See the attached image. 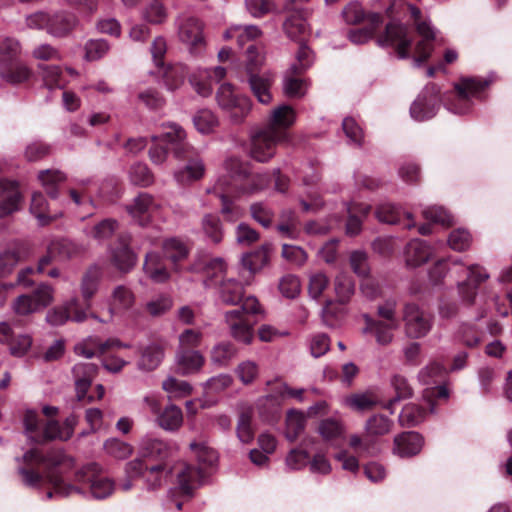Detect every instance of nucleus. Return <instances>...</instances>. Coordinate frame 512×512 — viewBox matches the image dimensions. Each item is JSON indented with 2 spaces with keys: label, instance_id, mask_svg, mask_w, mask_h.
Returning a JSON list of instances; mask_svg holds the SVG:
<instances>
[{
  "label": "nucleus",
  "instance_id": "nucleus-42",
  "mask_svg": "<svg viewBox=\"0 0 512 512\" xmlns=\"http://www.w3.org/2000/svg\"><path fill=\"white\" fill-rule=\"evenodd\" d=\"M157 421L159 426L166 431L178 430L183 423L182 410L174 404L168 405L159 414Z\"/></svg>",
  "mask_w": 512,
  "mask_h": 512
},
{
  "label": "nucleus",
  "instance_id": "nucleus-59",
  "mask_svg": "<svg viewBox=\"0 0 512 512\" xmlns=\"http://www.w3.org/2000/svg\"><path fill=\"white\" fill-rule=\"evenodd\" d=\"M425 414L426 411L424 408L416 404H408L402 409L399 415V421L403 426H416L423 421Z\"/></svg>",
  "mask_w": 512,
  "mask_h": 512
},
{
  "label": "nucleus",
  "instance_id": "nucleus-35",
  "mask_svg": "<svg viewBox=\"0 0 512 512\" xmlns=\"http://www.w3.org/2000/svg\"><path fill=\"white\" fill-rule=\"evenodd\" d=\"M165 347L159 343H151L147 345L142 353L138 362V367L141 370L152 371L156 369L164 358Z\"/></svg>",
  "mask_w": 512,
  "mask_h": 512
},
{
  "label": "nucleus",
  "instance_id": "nucleus-2",
  "mask_svg": "<svg viewBox=\"0 0 512 512\" xmlns=\"http://www.w3.org/2000/svg\"><path fill=\"white\" fill-rule=\"evenodd\" d=\"M262 313L258 299L247 296L239 308L228 310L224 313V322L229 334L238 342L250 344L253 339V322L250 316Z\"/></svg>",
  "mask_w": 512,
  "mask_h": 512
},
{
  "label": "nucleus",
  "instance_id": "nucleus-47",
  "mask_svg": "<svg viewBox=\"0 0 512 512\" xmlns=\"http://www.w3.org/2000/svg\"><path fill=\"white\" fill-rule=\"evenodd\" d=\"M237 349L230 342H220L216 344L210 352V360L212 364L218 367L227 366L236 356Z\"/></svg>",
  "mask_w": 512,
  "mask_h": 512
},
{
  "label": "nucleus",
  "instance_id": "nucleus-33",
  "mask_svg": "<svg viewBox=\"0 0 512 512\" xmlns=\"http://www.w3.org/2000/svg\"><path fill=\"white\" fill-rule=\"evenodd\" d=\"M30 212L41 226L48 225L59 217V214L50 212L48 202L41 192L32 195Z\"/></svg>",
  "mask_w": 512,
  "mask_h": 512
},
{
  "label": "nucleus",
  "instance_id": "nucleus-41",
  "mask_svg": "<svg viewBox=\"0 0 512 512\" xmlns=\"http://www.w3.org/2000/svg\"><path fill=\"white\" fill-rule=\"evenodd\" d=\"M295 118V112L291 106L281 105L272 111L270 121L266 126L286 132V129L295 122Z\"/></svg>",
  "mask_w": 512,
  "mask_h": 512
},
{
  "label": "nucleus",
  "instance_id": "nucleus-1",
  "mask_svg": "<svg viewBox=\"0 0 512 512\" xmlns=\"http://www.w3.org/2000/svg\"><path fill=\"white\" fill-rule=\"evenodd\" d=\"M226 174L219 177L214 190L219 192L221 213L228 222H235L243 215V210L229 199V194H251L264 189L268 184L265 174H251L247 164L237 158L225 161Z\"/></svg>",
  "mask_w": 512,
  "mask_h": 512
},
{
  "label": "nucleus",
  "instance_id": "nucleus-46",
  "mask_svg": "<svg viewBox=\"0 0 512 512\" xmlns=\"http://www.w3.org/2000/svg\"><path fill=\"white\" fill-rule=\"evenodd\" d=\"M484 339V332L473 323H464L458 331L459 342L467 348L478 347Z\"/></svg>",
  "mask_w": 512,
  "mask_h": 512
},
{
  "label": "nucleus",
  "instance_id": "nucleus-34",
  "mask_svg": "<svg viewBox=\"0 0 512 512\" xmlns=\"http://www.w3.org/2000/svg\"><path fill=\"white\" fill-rule=\"evenodd\" d=\"M432 255L430 246L423 240L415 239L406 248V262L409 266H419L428 261Z\"/></svg>",
  "mask_w": 512,
  "mask_h": 512
},
{
  "label": "nucleus",
  "instance_id": "nucleus-8",
  "mask_svg": "<svg viewBox=\"0 0 512 512\" xmlns=\"http://www.w3.org/2000/svg\"><path fill=\"white\" fill-rule=\"evenodd\" d=\"M487 81L477 78H463L455 84L456 95L448 109L455 114H465L471 108L470 99L478 96L487 86Z\"/></svg>",
  "mask_w": 512,
  "mask_h": 512
},
{
  "label": "nucleus",
  "instance_id": "nucleus-29",
  "mask_svg": "<svg viewBox=\"0 0 512 512\" xmlns=\"http://www.w3.org/2000/svg\"><path fill=\"white\" fill-rule=\"evenodd\" d=\"M174 470L181 491L186 495H190L194 489V485L199 482L203 476L202 470L186 463L176 465Z\"/></svg>",
  "mask_w": 512,
  "mask_h": 512
},
{
  "label": "nucleus",
  "instance_id": "nucleus-26",
  "mask_svg": "<svg viewBox=\"0 0 512 512\" xmlns=\"http://www.w3.org/2000/svg\"><path fill=\"white\" fill-rule=\"evenodd\" d=\"M245 290L241 282L229 278L222 280L218 287V298L224 305L235 306L242 304L244 299Z\"/></svg>",
  "mask_w": 512,
  "mask_h": 512
},
{
  "label": "nucleus",
  "instance_id": "nucleus-4",
  "mask_svg": "<svg viewBox=\"0 0 512 512\" xmlns=\"http://www.w3.org/2000/svg\"><path fill=\"white\" fill-rule=\"evenodd\" d=\"M287 139V132L275 130L272 126H265L252 134L250 155L258 162H267L274 157L277 144Z\"/></svg>",
  "mask_w": 512,
  "mask_h": 512
},
{
  "label": "nucleus",
  "instance_id": "nucleus-16",
  "mask_svg": "<svg viewBox=\"0 0 512 512\" xmlns=\"http://www.w3.org/2000/svg\"><path fill=\"white\" fill-rule=\"evenodd\" d=\"M180 40L186 44L191 52H199L205 45L203 24L194 17L185 18L178 29Z\"/></svg>",
  "mask_w": 512,
  "mask_h": 512
},
{
  "label": "nucleus",
  "instance_id": "nucleus-9",
  "mask_svg": "<svg viewBox=\"0 0 512 512\" xmlns=\"http://www.w3.org/2000/svg\"><path fill=\"white\" fill-rule=\"evenodd\" d=\"M46 465L45 478L46 481L54 488V492L61 496H69L72 493H79L80 490L72 485H66L61 475L56 471V467L63 465L71 459L62 450H52L44 455Z\"/></svg>",
  "mask_w": 512,
  "mask_h": 512
},
{
  "label": "nucleus",
  "instance_id": "nucleus-64",
  "mask_svg": "<svg viewBox=\"0 0 512 512\" xmlns=\"http://www.w3.org/2000/svg\"><path fill=\"white\" fill-rule=\"evenodd\" d=\"M252 410L247 409L239 415L237 422V436L243 443H250L254 438V431L251 426Z\"/></svg>",
  "mask_w": 512,
  "mask_h": 512
},
{
  "label": "nucleus",
  "instance_id": "nucleus-7",
  "mask_svg": "<svg viewBox=\"0 0 512 512\" xmlns=\"http://www.w3.org/2000/svg\"><path fill=\"white\" fill-rule=\"evenodd\" d=\"M405 333L409 338L425 337L433 327V316L415 303H406L403 308Z\"/></svg>",
  "mask_w": 512,
  "mask_h": 512
},
{
  "label": "nucleus",
  "instance_id": "nucleus-30",
  "mask_svg": "<svg viewBox=\"0 0 512 512\" xmlns=\"http://www.w3.org/2000/svg\"><path fill=\"white\" fill-rule=\"evenodd\" d=\"M28 257V250L23 245H16L0 253V277L12 273L15 266Z\"/></svg>",
  "mask_w": 512,
  "mask_h": 512
},
{
  "label": "nucleus",
  "instance_id": "nucleus-5",
  "mask_svg": "<svg viewBox=\"0 0 512 512\" xmlns=\"http://www.w3.org/2000/svg\"><path fill=\"white\" fill-rule=\"evenodd\" d=\"M219 107L228 112L230 119L235 124H240L249 114L252 106L251 100L234 92L231 84H222L216 94Z\"/></svg>",
  "mask_w": 512,
  "mask_h": 512
},
{
  "label": "nucleus",
  "instance_id": "nucleus-32",
  "mask_svg": "<svg viewBox=\"0 0 512 512\" xmlns=\"http://www.w3.org/2000/svg\"><path fill=\"white\" fill-rule=\"evenodd\" d=\"M143 270L145 274L156 283H164L170 277L169 272L162 265L160 255L153 251L145 255Z\"/></svg>",
  "mask_w": 512,
  "mask_h": 512
},
{
  "label": "nucleus",
  "instance_id": "nucleus-14",
  "mask_svg": "<svg viewBox=\"0 0 512 512\" xmlns=\"http://www.w3.org/2000/svg\"><path fill=\"white\" fill-rule=\"evenodd\" d=\"M128 214L139 226L150 224L158 213L159 205L147 193H141L126 207Z\"/></svg>",
  "mask_w": 512,
  "mask_h": 512
},
{
  "label": "nucleus",
  "instance_id": "nucleus-6",
  "mask_svg": "<svg viewBox=\"0 0 512 512\" xmlns=\"http://www.w3.org/2000/svg\"><path fill=\"white\" fill-rule=\"evenodd\" d=\"M54 300V289L41 283L31 294L18 296L11 305L13 312L18 316H27L45 309Z\"/></svg>",
  "mask_w": 512,
  "mask_h": 512
},
{
  "label": "nucleus",
  "instance_id": "nucleus-17",
  "mask_svg": "<svg viewBox=\"0 0 512 512\" xmlns=\"http://www.w3.org/2000/svg\"><path fill=\"white\" fill-rule=\"evenodd\" d=\"M286 9L289 11V14L283 23L284 32L293 40L298 42L304 41L306 35L309 33L306 20L310 11L304 8L286 7Z\"/></svg>",
  "mask_w": 512,
  "mask_h": 512
},
{
  "label": "nucleus",
  "instance_id": "nucleus-54",
  "mask_svg": "<svg viewBox=\"0 0 512 512\" xmlns=\"http://www.w3.org/2000/svg\"><path fill=\"white\" fill-rule=\"evenodd\" d=\"M193 123L200 133L210 134L218 127L219 120L211 110L202 109L194 115Z\"/></svg>",
  "mask_w": 512,
  "mask_h": 512
},
{
  "label": "nucleus",
  "instance_id": "nucleus-53",
  "mask_svg": "<svg viewBox=\"0 0 512 512\" xmlns=\"http://www.w3.org/2000/svg\"><path fill=\"white\" fill-rule=\"evenodd\" d=\"M187 73L188 70L186 66L182 64L167 67L163 74V80L166 88L170 91L180 88L184 83Z\"/></svg>",
  "mask_w": 512,
  "mask_h": 512
},
{
  "label": "nucleus",
  "instance_id": "nucleus-38",
  "mask_svg": "<svg viewBox=\"0 0 512 512\" xmlns=\"http://www.w3.org/2000/svg\"><path fill=\"white\" fill-rule=\"evenodd\" d=\"M262 36V31L255 25H235L224 33L225 39L236 38L239 46H244L249 41H254Z\"/></svg>",
  "mask_w": 512,
  "mask_h": 512
},
{
  "label": "nucleus",
  "instance_id": "nucleus-36",
  "mask_svg": "<svg viewBox=\"0 0 512 512\" xmlns=\"http://www.w3.org/2000/svg\"><path fill=\"white\" fill-rule=\"evenodd\" d=\"M66 179L65 173L58 169H46L38 173V180L52 199L58 197V186L65 182Z\"/></svg>",
  "mask_w": 512,
  "mask_h": 512
},
{
  "label": "nucleus",
  "instance_id": "nucleus-58",
  "mask_svg": "<svg viewBox=\"0 0 512 512\" xmlns=\"http://www.w3.org/2000/svg\"><path fill=\"white\" fill-rule=\"evenodd\" d=\"M103 448L109 456L119 460L128 458L133 452V447L130 444L117 438L106 440Z\"/></svg>",
  "mask_w": 512,
  "mask_h": 512
},
{
  "label": "nucleus",
  "instance_id": "nucleus-24",
  "mask_svg": "<svg viewBox=\"0 0 512 512\" xmlns=\"http://www.w3.org/2000/svg\"><path fill=\"white\" fill-rule=\"evenodd\" d=\"M0 218L5 217L19 208L21 194L17 184L7 179L0 180Z\"/></svg>",
  "mask_w": 512,
  "mask_h": 512
},
{
  "label": "nucleus",
  "instance_id": "nucleus-50",
  "mask_svg": "<svg viewBox=\"0 0 512 512\" xmlns=\"http://www.w3.org/2000/svg\"><path fill=\"white\" fill-rule=\"evenodd\" d=\"M334 290L341 304L348 303L355 292L352 277L346 273H339L334 280Z\"/></svg>",
  "mask_w": 512,
  "mask_h": 512
},
{
  "label": "nucleus",
  "instance_id": "nucleus-12",
  "mask_svg": "<svg viewBox=\"0 0 512 512\" xmlns=\"http://www.w3.org/2000/svg\"><path fill=\"white\" fill-rule=\"evenodd\" d=\"M408 10L415 21L418 34L423 38L417 43L416 56L413 58L414 64L419 66L431 54L435 33L427 22L421 21V11L419 8L414 5H408Z\"/></svg>",
  "mask_w": 512,
  "mask_h": 512
},
{
  "label": "nucleus",
  "instance_id": "nucleus-11",
  "mask_svg": "<svg viewBox=\"0 0 512 512\" xmlns=\"http://www.w3.org/2000/svg\"><path fill=\"white\" fill-rule=\"evenodd\" d=\"M100 471L97 463H89L76 473L78 482H88L94 498L104 499L110 496L114 490V483L109 478L98 475Z\"/></svg>",
  "mask_w": 512,
  "mask_h": 512
},
{
  "label": "nucleus",
  "instance_id": "nucleus-10",
  "mask_svg": "<svg viewBox=\"0 0 512 512\" xmlns=\"http://www.w3.org/2000/svg\"><path fill=\"white\" fill-rule=\"evenodd\" d=\"M453 268L458 270V277L466 276L467 279L458 282L459 293L463 301L472 304L477 294V285L485 281L489 276L478 265L464 266L460 261L453 262Z\"/></svg>",
  "mask_w": 512,
  "mask_h": 512
},
{
  "label": "nucleus",
  "instance_id": "nucleus-60",
  "mask_svg": "<svg viewBox=\"0 0 512 512\" xmlns=\"http://www.w3.org/2000/svg\"><path fill=\"white\" fill-rule=\"evenodd\" d=\"M371 207L365 204L355 205L348 209L349 217L346 223V233L354 236L357 235L361 230L362 220L356 215L360 213L363 216H366Z\"/></svg>",
  "mask_w": 512,
  "mask_h": 512
},
{
  "label": "nucleus",
  "instance_id": "nucleus-21",
  "mask_svg": "<svg viewBox=\"0 0 512 512\" xmlns=\"http://www.w3.org/2000/svg\"><path fill=\"white\" fill-rule=\"evenodd\" d=\"M176 449V445L149 435L143 437L139 445L142 457L158 460L168 458Z\"/></svg>",
  "mask_w": 512,
  "mask_h": 512
},
{
  "label": "nucleus",
  "instance_id": "nucleus-15",
  "mask_svg": "<svg viewBox=\"0 0 512 512\" xmlns=\"http://www.w3.org/2000/svg\"><path fill=\"white\" fill-rule=\"evenodd\" d=\"M439 90L433 85L417 97L410 107V114L417 121L432 118L439 107Z\"/></svg>",
  "mask_w": 512,
  "mask_h": 512
},
{
  "label": "nucleus",
  "instance_id": "nucleus-22",
  "mask_svg": "<svg viewBox=\"0 0 512 512\" xmlns=\"http://www.w3.org/2000/svg\"><path fill=\"white\" fill-rule=\"evenodd\" d=\"M98 367L93 363L80 362L73 366L72 373L75 382L76 395L82 400L90 388Z\"/></svg>",
  "mask_w": 512,
  "mask_h": 512
},
{
  "label": "nucleus",
  "instance_id": "nucleus-56",
  "mask_svg": "<svg viewBox=\"0 0 512 512\" xmlns=\"http://www.w3.org/2000/svg\"><path fill=\"white\" fill-rule=\"evenodd\" d=\"M447 374V369L438 362H431L418 373V379L423 385H431L439 382Z\"/></svg>",
  "mask_w": 512,
  "mask_h": 512
},
{
  "label": "nucleus",
  "instance_id": "nucleus-49",
  "mask_svg": "<svg viewBox=\"0 0 512 512\" xmlns=\"http://www.w3.org/2000/svg\"><path fill=\"white\" fill-rule=\"evenodd\" d=\"M306 426L305 415L297 410H290L286 416L285 436L290 441H295L304 431Z\"/></svg>",
  "mask_w": 512,
  "mask_h": 512
},
{
  "label": "nucleus",
  "instance_id": "nucleus-27",
  "mask_svg": "<svg viewBox=\"0 0 512 512\" xmlns=\"http://www.w3.org/2000/svg\"><path fill=\"white\" fill-rule=\"evenodd\" d=\"M204 363L203 355L196 350L179 349L176 354L177 372L183 376L199 372Z\"/></svg>",
  "mask_w": 512,
  "mask_h": 512
},
{
  "label": "nucleus",
  "instance_id": "nucleus-51",
  "mask_svg": "<svg viewBox=\"0 0 512 512\" xmlns=\"http://www.w3.org/2000/svg\"><path fill=\"white\" fill-rule=\"evenodd\" d=\"M393 427V421L382 414L371 416L365 423V432L368 436H383L388 434Z\"/></svg>",
  "mask_w": 512,
  "mask_h": 512
},
{
  "label": "nucleus",
  "instance_id": "nucleus-3",
  "mask_svg": "<svg viewBox=\"0 0 512 512\" xmlns=\"http://www.w3.org/2000/svg\"><path fill=\"white\" fill-rule=\"evenodd\" d=\"M77 24L75 15L67 12H35L26 17L30 29L45 30L49 35L62 38L69 35Z\"/></svg>",
  "mask_w": 512,
  "mask_h": 512
},
{
  "label": "nucleus",
  "instance_id": "nucleus-61",
  "mask_svg": "<svg viewBox=\"0 0 512 512\" xmlns=\"http://www.w3.org/2000/svg\"><path fill=\"white\" fill-rule=\"evenodd\" d=\"M163 251L168 259L173 263L184 259L188 255V248L181 240L171 238L163 243Z\"/></svg>",
  "mask_w": 512,
  "mask_h": 512
},
{
  "label": "nucleus",
  "instance_id": "nucleus-28",
  "mask_svg": "<svg viewBox=\"0 0 512 512\" xmlns=\"http://www.w3.org/2000/svg\"><path fill=\"white\" fill-rule=\"evenodd\" d=\"M376 217L379 221L389 224H403L406 229L415 227L413 215L409 212L403 213L396 206L386 203L380 205L376 210Z\"/></svg>",
  "mask_w": 512,
  "mask_h": 512
},
{
  "label": "nucleus",
  "instance_id": "nucleus-57",
  "mask_svg": "<svg viewBox=\"0 0 512 512\" xmlns=\"http://www.w3.org/2000/svg\"><path fill=\"white\" fill-rule=\"evenodd\" d=\"M162 389L168 393L170 398H183L192 393V386L187 381L173 376H169L163 381Z\"/></svg>",
  "mask_w": 512,
  "mask_h": 512
},
{
  "label": "nucleus",
  "instance_id": "nucleus-62",
  "mask_svg": "<svg viewBox=\"0 0 512 512\" xmlns=\"http://www.w3.org/2000/svg\"><path fill=\"white\" fill-rule=\"evenodd\" d=\"M235 373L242 384L250 385L259 376V366L252 360H245L237 365Z\"/></svg>",
  "mask_w": 512,
  "mask_h": 512
},
{
  "label": "nucleus",
  "instance_id": "nucleus-44",
  "mask_svg": "<svg viewBox=\"0 0 512 512\" xmlns=\"http://www.w3.org/2000/svg\"><path fill=\"white\" fill-rule=\"evenodd\" d=\"M269 261V248L267 245L243 255L241 262L244 268L252 274L260 271Z\"/></svg>",
  "mask_w": 512,
  "mask_h": 512
},
{
  "label": "nucleus",
  "instance_id": "nucleus-18",
  "mask_svg": "<svg viewBox=\"0 0 512 512\" xmlns=\"http://www.w3.org/2000/svg\"><path fill=\"white\" fill-rule=\"evenodd\" d=\"M130 241L129 235H120L110 249L112 263L122 272L130 271L137 261L136 254L130 248Z\"/></svg>",
  "mask_w": 512,
  "mask_h": 512
},
{
  "label": "nucleus",
  "instance_id": "nucleus-25",
  "mask_svg": "<svg viewBox=\"0 0 512 512\" xmlns=\"http://www.w3.org/2000/svg\"><path fill=\"white\" fill-rule=\"evenodd\" d=\"M32 70L21 59L10 61L0 66V77L7 83L17 85L27 82Z\"/></svg>",
  "mask_w": 512,
  "mask_h": 512
},
{
  "label": "nucleus",
  "instance_id": "nucleus-43",
  "mask_svg": "<svg viewBox=\"0 0 512 512\" xmlns=\"http://www.w3.org/2000/svg\"><path fill=\"white\" fill-rule=\"evenodd\" d=\"M135 301L132 291L123 285L114 288L112 292V302L109 308L110 319L114 316L116 309L128 310Z\"/></svg>",
  "mask_w": 512,
  "mask_h": 512
},
{
  "label": "nucleus",
  "instance_id": "nucleus-39",
  "mask_svg": "<svg viewBox=\"0 0 512 512\" xmlns=\"http://www.w3.org/2000/svg\"><path fill=\"white\" fill-rule=\"evenodd\" d=\"M204 173V163L197 156L188 160V163L175 173V178L181 184H188L201 179L204 176Z\"/></svg>",
  "mask_w": 512,
  "mask_h": 512
},
{
  "label": "nucleus",
  "instance_id": "nucleus-37",
  "mask_svg": "<svg viewBox=\"0 0 512 512\" xmlns=\"http://www.w3.org/2000/svg\"><path fill=\"white\" fill-rule=\"evenodd\" d=\"M365 320L367 326L364 331L372 332L376 337V341L380 345H387L392 341V331L397 328L398 323H385L382 321H374L368 315H365Z\"/></svg>",
  "mask_w": 512,
  "mask_h": 512
},
{
  "label": "nucleus",
  "instance_id": "nucleus-40",
  "mask_svg": "<svg viewBox=\"0 0 512 512\" xmlns=\"http://www.w3.org/2000/svg\"><path fill=\"white\" fill-rule=\"evenodd\" d=\"M50 252L56 254L59 260H70L79 257L84 248L71 240L59 239L50 243Z\"/></svg>",
  "mask_w": 512,
  "mask_h": 512
},
{
  "label": "nucleus",
  "instance_id": "nucleus-19",
  "mask_svg": "<svg viewBox=\"0 0 512 512\" xmlns=\"http://www.w3.org/2000/svg\"><path fill=\"white\" fill-rule=\"evenodd\" d=\"M87 318L84 310L78 309V299L72 298L64 306L57 307L47 313L46 319L53 326L66 323L69 319L75 322H83Z\"/></svg>",
  "mask_w": 512,
  "mask_h": 512
},
{
  "label": "nucleus",
  "instance_id": "nucleus-52",
  "mask_svg": "<svg viewBox=\"0 0 512 512\" xmlns=\"http://www.w3.org/2000/svg\"><path fill=\"white\" fill-rule=\"evenodd\" d=\"M202 232L211 242L219 243L223 238V227L220 218L213 214H206L201 221Z\"/></svg>",
  "mask_w": 512,
  "mask_h": 512
},
{
  "label": "nucleus",
  "instance_id": "nucleus-23",
  "mask_svg": "<svg viewBox=\"0 0 512 512\" xmlns=\"http://www.w3.org/2000/svg\"><path fill=\"white\" fill-rule=\"evenodd\" d=\"M273 76L268 72H256L247 75V83L253 95L262 104H269L272 101L271 87Z\"/></svg>",
  "mask_w": 512,
  "mask_h": 512
},
{
  "label": "nucleus",
  "instance_id": "nucleus-45",
  "mask_svg": "<svg viewBox=\"0 0 512 512\" xmlns=\"http://www.w3.org/2000/svg\"><path fill=\"white\" fill-rule=\"evenodd\" d=\"M367 21L369 23V27L349 31L348 38L351 42L355 44H363L371 39L376 28L382 22V17L378 13H371L367 15Z\"/></svg>",
  "mask_w": 512,
  "mask_h": 512
},
{
  "label": "nucleus",
  "instance_id": "nucleus-13",
  "mask_svg": "<svg viewBox=\"0 0 512 512\" xmlns=\"http://www.w3.org/2000/svg\"><path fill=\"white\" fill-rule=\"evenodd\" d=\"M377 43L381 47H394L399 58L409 57L408 48L411 45V39L407 35V28L401 24L389 23L385 33L378 37Z\"/></svg>",
  "mask_w": 512,
  "mask_h": 512
},
{
  "label": "nucleus",
  "instance_id": "nucleus-55",
  "mask_svg": "<svg viewBox=\"0 0 512 512\" xmlns=\"http://www.w3.org/2000/svg\"><path fill=\"white\" fill-rule=\"evenodd\" d=\"M211 72L207 69L195 71L189 78L190 84L194 90L202 97H207L212 93Z\"/></svg>",
  "mask_w": 512,
  "mask_h": 512
},
{
  "label": "nucleus",
  "instance_id": "nucleus-48",
  "mask_svg": "<svg viewBox=\"0 0 512 512\" xmlns=\"http://www.w3.org/2000/svg\"><path fill=\"white\" fill-rule=\"evenodd\" d=\"M378 403V398L372 392L355 393L345 398L346 406L359 412L372 410Z\"/></svg>",
  "mask_w": 512,
  "mask_h": 512
},
{
  "label": "nucleus",
  "instance_id": "nucleus-20",
  "mask_svg": "<svg viewBox=\"0 0 512 512\" xmlns=\"http://www.w3.org/2000/svg\"><path fill=\"white\" fill-rule=\"evenodd\" d=\"M423 437L415 432H403L394 437L393 453L401 458L417 455L423 447Z\"/></svg>",
  "mask_w": 512,
  "mask_h": 512
},
{
  "label": "nucleus",
  "instance_id": "nucleus-63",
  "mask_svg": "<svg viewBox=\"0 0 512 512\" xmlns=\"http://www.w3.org/2000/svg\"><path fill=\"white\" fill-rule=\"evenodd\" d=\"M43 82L48 89L63 88L65 81L59 66H39Z\"/></svg>",
  "mask_w": 512,
  "mask_h": 512
},
{
  "label": "nucleus",
  "instance_id": "nucleus-31",
  "mask_svg": "<svg viewBox=\"0 0 512 512\" xmlns=\"http://www.w3.org/2000/svg\"><path fill=\"white\" fill-rule=\"evenodd\" d=\"M100 279L101 269L97 265L90 266L82 276L80 290L87 308L90 307V300L98 290Z\"/></svg>",
  "mask_w": 512,
  "mask_h": 512
}]
</instances>
